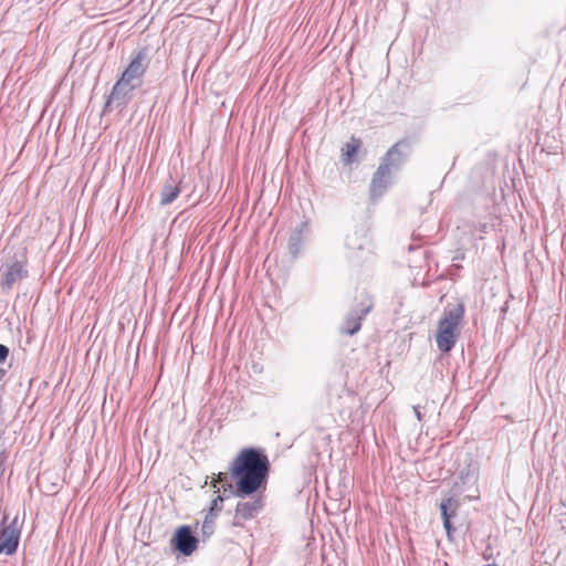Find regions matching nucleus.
Listing matches in <instances>:
<instances>
[{
  "label": "nucleus",
  "instance_id": "nucleus-1",
  "mask_svg": "<svg viewBox=\"0 0 566 566\" xmlns=\"http://www.w3.org/2000/svg\"><path fill=\"white\" fill-rule=\"evenodd\" d=\"M269 472L266 455L255 449H244L231 463V476L237 479V486L228 482L227 474L219 472L212 476V485L221 483L223 492L230 491L238 497H244L264 489Z\"/></svg>",
  "mask_w": 566,
  "mask_h": 566
},
{
  "label": "nucleus",
  "instance_id": "nucleus-2",
  "mask_svg": "<svg viewBox=\"0 0 566 566\" xmlns=\"http://www.w3.org/2000/svg\"><path fill=\"white\" fill-rule=\"evenodd\" d=\"M463 316L464 306L461 303L444 310L436 335L437 346L442 353H449L454 347L460 335Z\"/></svg>",
  "mask_w": 566,
  "mask_h": 566
},
{
  "label": "nucleus",
  "instance_id": "nucleus-3",
  "mask_svg": "<svg viewBox=\"0 0 566 566\" xmlns=\"http://www.w3.org/2000/svg\"><path fill=\"white\" fill-rule=\"evenodd\" d=\"M147 54L145 51H139L129 62L127 67L124 70L122 74V78L127 83L133 84L135 87H139L142 85V78L148 67L146 62Z\"/></svg>",
  "mask_w": 566,
  "mask_h": 566
},
{
  "label": "nucleus",
  "instance_id": "nucleus-4",
  "mask_svg": "<svg viewBox=\"0 0 566 566\" xmlns=\"http://www.w3.org/2000/svg\"><path fill=\"white\" fill-rule=\"evenodd\" d=\"M410 147L406 140L396 143L381 158L380 165H386L390 172L398 170L409 156Z\"/></svg>",
  "mask_w": 566,
  "mask_h": 566
},
{
  "label": "nucleus",
  "instance_id": "nucleus-5",
  "mask_svg": "<svg viewBox=\"0 0 566 566\" xmlns=\"http://www.w3.org/2000/svg\"><path fill=\"white\" fill-rule=\"evenodd\" d=\"M371 306V302L369 300H366L361 302L357 308L348 313L344 322L342 332L349 336L355 335L360 329L361 321L369 313Z\"/></svg>",
  "mask_w": 566,
  "mask_h": 566
},
{
  "label": "nucleus",
  "instance_id": "nucleus-6",
  "mask_svg": "<svg viewBox=\"0 0 566 566\" xmlns=\"http://www.w3.org/2000/svg\"><path fill=\"white\" fill-rule=\"evenodd\" d=\"M133 84L127 83L125 80H119L114 84L112 92L107 98L106 106L120 107L126 105L133 97V92L136 90Z\"/></svg>",
  "mask_w": 566,
  "mask_h": 566
},
{
  "label": "nucleus",
  "instance_id": "nucleus-7",
  "mask_svg": "<svg viewBox=\"0 0 566 566\" xmlns=\"http://www.w3.org/2000/svg\"><path fill=\"white\" fill-rule=\"evenodd\" d=\"M20 539V530L17 521H12L0 531V554L12 555L15 553Z\"/></svg>",
  "mask_w": 566,
  "mask_h": 566
},
{
  "label": "nucleus",
  "instance_id": "nucleus-8",
  "mask_svg": "<svg viewBox=\"0 0 566 566\" xmlns=\"http://www.w3.org/2000/svg\"><path fill=\"white\" fill-rule=\"evenodd\" d=\"M174 544L178 552L189 556L197 549L198 539L192 535L190 527L184 525L177 528Z\"/></svg>",
  "mask_w": 566,
  "mask_h": 566
},
{
  "label": "nucleus",
  "instance_id": "nucleus-9",
  "mask_svg": "<svg viewBox=\"0 0 566 566\" xmlns=\"http://www.w3.org/2000/svg\"><path fill=\"white\" fill-rule=\"evenodd\" d=\"M391 179V172L386 165H379L370 182V195L373 198L380 197L387 189Z\"/></svg>",
  "mask_w": 566,
  "mask_h": 566
},
{
  "label": "nucleus",
  "instance_id": "nucleus-10",
  "mask_svg": "<svg viewBox=\"0 0 566 566\" xmlns=\"http://www.w3.org/2000/svg\"><path fill=\"white\" fill-rule=\"evenodd\" d=\"M25 273L27 271L22 262H13L2 275V286L6 287L7 290L12 289L15 282L21 280L25 275Z\"/></svg>",
  "mask_w": 566,
  "mask_h": 566
},
{
  "label": "nucleus",
  "instance_id": "nucleus-11",
  "mask_svg": "<svg viewBox=\"0 0 566 566\" xmlns=\"http://www.w3.org/2000/svg\"><path fill=\"white\" fill-rule=\"evenodd\" d=\"M458 506H459L458 501H455L452 497H448L447 500L442 501V503L440 504L443 527L449 537H451V534L454 531V528L452 527V524H451V517L455 515Z\"/></svg>",
  "mask_w": 566,
  "mask_h": 566
},
{
  "label": "nucleus",
  "instance_id": "nucleus-12",
  "mask_svg": "<svg viewBox=\"0 0 566 566\" xmlns=\"http://www.w3.org/2000/svg\"><path fill=\"white\" fill-rule=\"evenodd\" d=\"M263 503L261 499L253 501L239 502L235 507L237 516L243 520H250L262 509Z\"/></svg>",
  "mask_w": 566,
  "mask_h": 566
},
{
  "label": "nucleus",
  "instance_id": "nucleus-13",
  "mask_svg": "<svg viewBox=\"0 0 566 566\" xmlns=\"http://www.w3.org/2000/svg\"><path fill=\"white\" fill-rule=\"evenodd\" d=\"M367 242V229L359 227L346 235V247L349 250H361Z\"/></svg>",
  "mask_w": 566,
  "mask_h": 566
},
{
  "label": "nucleus",
  "instance_id": "nucleus-14",
  "mask_svg": "<svg viewBox=\"0 0 566 566\" xmlns=\"http://www.w3.org/2000/svg\"><path fill=\"white\" fill-rule=\"evenodd\" d=\"M359 147H360V140L355 137H352L350 142L346 143L344 145V147L342 148L343 161L345 164L353 163Z\"/></svg>",
  "mask_w": 566,
  "mask_h": 566
},
{
  "label": "nucleus",
  "instance_id": "nucleus-15",
  "mask_svg": "<svg viewBox=\"0 0 566 566\" xmlns=\"http://www.w3.org/2000/svg\"><path fill=\"white\" fill-rule=\"evenodd\" d=\"M180 193V189L175 184H166L160 193V205L167 206L174 202Z\"/></svg>",
  "mask_w": 566,
  "mask_h": 566
},
{
  "label": "nucleus",
  "instance_id": "nucleus-16",
  "mask_svg": "<svg viewBox=\"0 0 566 566\" xmlns=\"http://www.w3.org/2000/svg\"><path fill=\"white\" fill-rule=\"evenodd\" d=\"M302 232L301 230L295 231L289 239V250L293 256H296L301 250Z\"/></svg>",
  "mask_w": 566,
  "mask_h": 566
},
{
  "label": "nucleus",
  "instance_id": "nucleus-17",
  "mask_svg": "<svg viewBox=\"0 0 566 566\" xmlns=\"http://www.w3.org/2000/svg\"><path fill=\"white\" fill-rule=\"evenodd\" d=\"M213 517H214V516H212V515H210V514H208V515L206 516V520H205V522H203V524H202V532H203V534H206V535H210V534H212V533H213V523H214V522H213Z\"/></svg>",
  "mask_w": 566,
  "mask_h": 566
},
{
  "label": "nucleus",
  "instance_id": "nucleus-18",
  "mask_svg": "<svg viewBox=\"0 0 566 566\" xmlns=\"http://www.w3.org/2000/svg\"><path fill=\"white\" fill-rule=\"evenodd\" d=\"M223 497L218 495L212 502L210 506V515L214 516V512H220L222 509Z\"/></svg>",
  "mask_w": 566,
  "mask_h": 566
},
{
  "label": "nucleus",
  "instance_id": "nucleus-19",
  "mask_svg": "<svg viewBox=\"0 0 566 566\" xmlns=\"http://www.w3.org/2000/svg\"><path fill=\"white\" fill-rule=\"evenodd\" d=\"M8 356H9V348L6 345L0 344V364L6 361Z\"/></svg>",
  "mask_w": 566,
  "mask_h": 566
},
{
  "label": "nucleus",
  "instance_id": "nucleus-20",
  "mask_svg": "<svg viewBox=\"0 0 566 566\" xmlns=\"http://www.w3.org/2000/svg\"><path fill=\"white\" fill-rule=\"evenodd\" d=\"M7 460V452L4 449H0V474L3 473L4 469H3V464Z\"/></svg>",
  "mask_w": 566,
  "mask_h": 566
},
{
  "label": "nucleus",
  "instance_id": "nucleus-21",
  "mask_svg": "<svg viewBox=\"0 0 566 566\" xmlns=\"http://www.w3.org/2000/svg\"><path fill=\"white\" fill-rule=\"evenodd\" d=\"M413 411H415V416H416V418H417L419 421H421V420H422V413L420 412V408H419V406H415V407H413Z\"/></svg>",
  "mask_w": 566,
  "mask_h": 566
},
{
  "label": "nucleus",
  "instance_id": "nucleus-22",
  "mask_svg": "<svg viewBox=\"0 0 566 566\" xmlns=\"http://www.w3.org/2000/svg\"><path fill=\"white\" fill-rule=\"evenodd\" d=\"M483 566H499L497 564H486V565H483Z\"/></svg>",
  "mask_w": 566,
  "mask_h": 566
},
{
  "label": "nucleus",
  "instance_id": "nucleus-23",
  "mask_svg": "<svg viewBox=\"0 0 566 566\" xmlns=\"http://www.w3.org/2000/svg\"><path fill=\"white\" fill-rule=\"evenodd\" d=\"M3 374H4V370L0 369V378L2 377Z\"/></svg>",
  "mask_w": 566,
  "mask_h": 566
}]
</instances>
